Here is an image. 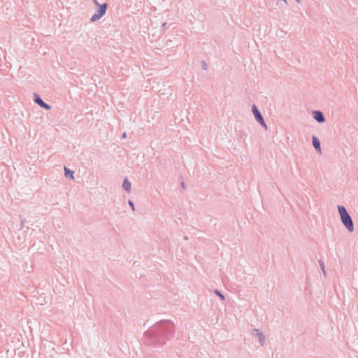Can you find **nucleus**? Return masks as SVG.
I'll use <instances>...</instances> for the list:
<instances>
[{
    "mask_svg": "<svg viewBox=\"0 0 358 358\" xmlns=\"http://www.w3.org/2000/svg\"><path fill=\"white\" fill-rule=\"evenodd\" d=\"M296 1L298 3H301V0H296Z\"/></svg>",
    "mask_w": 358,
    "mask_h": 358,
    "instance_id": "f3484780",
    "label": "nucleus"
},
{
    "mask_svg": "<svg viewBox=\"0 0 358 358\" xmlns=\"http://www.w3.org/2000/svg\"><path fill=\"white\" fill-rule=\"evenodd\" d=\"M107 6V3H103L101 6H99L96 13L91 17L90 21L92 22H94L99 20L106 14Z\"/></svg>",
    "mask_w": 358,
    "mask_h": 358,
    "instance_id": "f03ea898",
    "label": "nucleus"
},
{
    "mask_svg": "<svg viewBox=\"0 0 358 358\" xmlns=\"http://www.w3.org/2000/svg\"><path fill=\"white\" fill-rule=\"evenodd\" d=\"M93 2L94 3L96 6H101V4H99L97 1V0H93Z\"/></svg>",
    "mask_w": 358,
    "mask_h": 358,
    "instance_id": "ddd939ff",
    "label": "nucleus"
},
{
    "mask_svg": "<svg viewBox=\"0 0 358 358\" xmlns=\"http://www.w3.org/2000/svg\"><path fill=\"white\" fill-rule=\"evenodd\" d=\"M313 145L318 152H321L320 142L315 136H313Z\"/></svg>",
    "mask_w": 358,
    "mask_h": 358,
    "instance_id": "0eeeda50",
    "label": "nucleus"
},
{
    "mask_svg": "<svg viewBox=\"0 0 358 358\" xmlns=\"http://www.w3.org/2000/svg\"><path fill=\"white\" fill-rule=\"evenodd\" d=\"M215 294H217V295L220 297V299L222 301H224V300L225 299L224 296L223 294H222L220 292V291H218L217 289H215Z\"/></svg>",
    "mask_w": 358,
    "mask_h": 358,
    "instance_id": "9d476101",
    "label": "nucleus"
},
{
    "mask_svg": "<svg viewBox=\"0 0 358 358\" xmlns=\"http://www.w3.org/2000/svg\"><path fill=\"white\" fill-rule=\"evenodd\" d=\"M125 137H126V133H124V134H122V138H125Z\"/></svg>",
    "mask_w": 358,
    "mask_h": 358,
    "instance_id": "dca6fc26",
    "label": "nucleus"
},
{
    "mask_svg": "<svg viewBox=\"0 0 358 358\" xmlns=\"http://www.w3.org/2000/svg\"><path fill=\"white\" fill-rule=\"evenodd\" d=\"M122 187L124 189H125L127 192H131V184L129 182V180L127 178H124L122 184Z\"/></svg>",
    "mask_w": 358,
    "mask_h": 358,
    "instance_id": "6e6552de",
    "label": "nucleus"
},
{
    "mask_svg": "<svg viewBox=\"0 0 358 358\" xmlns=\"http://www.w3.org/2000/svg\"><path fill=\"white\" fill-rule=\"evenodd\" d=\"M338 210L343 224L349 232L354 231V224L352 220L343 206H338Z\"/></svg>",
    "mask_w": 358,
    "mask_h": 358,
    "instance_id": "f257e3e1",
    "label": "nucleus"
},
{
    "mask_svg": "<svg viewBox=\"0 0 358 358\" xmlns=\"http://www.w3.org/2000/svg\"><path fill=\"white\" fill-rule=\"evenodd\" d=\"M319 263H320V267H321V269H322L323 273L325 275L326 271H325V267H324V262L322 261H320Z\"/></svg>",
    "mask_w": 358,
    "mask_h": 358,
    "instance_id": "9b49d317",
    "label": "nucleus"
},
{
    "mask_svg": "<svg viewBox=\"0 0 358 358\" xmlns=\"http://www.w3.org/2000/svg\"><path fill=\"white\" fill-rule=\"evenodd\" d=\"M128 203L131 206L132 211L134 212L135 207H134V203H133V201H131V200H129Z\"/></svg>",
    "mask_w": 358,
    "mask_h": 358,
    "instance_id": "f8f14e48",
    "label": "nucleus"
},
{
    "mask_svg": "<svg viewBox=\"0 0 358 358\" xmlns=\"http://www.w3.org/2000/svg\"><path fill=\"white\" fill-rule=\"evenodd\" d=\"M252 113L254 114V116H255L256 120L263 127H264L266 129H267V125H266V124L264 122V117H263V116L262 115V114L260 113V112L259 111V110L257 109V106L255 105H253L252 106Z\"/></svg>",
    "mask_w": 358,
    "mask_h": 358,
    "instance_id": "20e7f679",
    "label": "nucleus"
},
{
    "mask_svg": "<svg viewBox=\"0 0 358 358\" xmlns=\"http://www.w3.org/2000/svg\"><path fill=\"white\" fill-rule=\"evenodd\" d=\"M93 2L94 3L96 6H101V4H99L97 1V0H93Z\"/></svg>",
    "mask_w": 358,
    "mask_h": 358,
    "instance_id": "4468645a",
    "label": "nucleus"
},
{
    "mask_svg": "<svg viewBox=\"0 0 358 358\" xmlns=\"http://www.w3.org/2000/svg\"><path fill=\"white\" fill-rule=\"evenodd\" d=\"M313 114L314 119L317 122L321 123V122H324L325 121L324 115H323V113L321 111H320V110H314Z\"/></svg>",
    "mask_w": 358,
    "mask_h": 358,
    "instance_id": "423d86ee",
    "label": "nucleus"
},
{
    "mask_svg": "<svg viewBox=\"0 0 358 358\" xmlns=\"http://www.w3.org/2000/svg\"><path fill=\"white\" fill-rule=\"evenodd\" d=\"M64 175H65V176L69 178H70L71 180H74V171H71L70 169H69L66 166L64 167Z\"/></svg>",
    "mask_w": 358,
    "mask_h": 358,
    "instance_id": "1a4fd4ad",
    "label": "nucleus"
},
{
    "mask_svg": "<svg viewBox=\"0 0 358 358\" xmlns=\"http://www.w3.org/2000/svg\"><path fill=\"white\" fill-rule=\"evenodd\" d=\"M93 2L94 3L96 6H101V4H99L97 1V0H93Z\"/></svg>",
    "mask_w": 358,
    "mask_h": 358,
    "instance_id": "2eb2a0df",
    "label": "nucleus"
},
{
    "mask_svg": "<svg viewBox=\"0 0 358 358\" xmlns=\"http://www.w3.org/2000/svg\"><path fill=\"white\" fill-rule=\"evenodd\" d=\"M285 3H287V1L286 0H282Z\"/></svg>",
    "mask_w": 358,
    "mask_h": 358,
    "instance_id": "a211bd4d",
    "label": "nucleus"
},
{
    "mask_svg": "<svg viewBox=\"0 0 358 358\" xmlns=\"http://www.w3.org/2000/svg\"><path fill=\"white\" fill-rule=\"evenodd\" d=\"M34 96H35V99H34V101L38 104L39 105L41 108H43L46 110H50L51 108V106L48 104H47L46 103H45L41 99V97L37 95V94H34Z\"/></svg>",
    "mask_w": 358,
    "mask_h": 358,
    "instance_id": "39448f33",
    "label": "nucleus"
},
{
    "mask_svg": "<svg viewBox=\"0 0 358 358\" xmlns=\"http://www.w3.org/2000/svg\"><path fill=\"white\" fill-rule=\"evenodd\" d=\"M251 335L255 337L260 346H264L266 341L264 334L258 329H253L251 331Z\"/></svg>",
    "mask_w": 358,
    "mask_h": 358,
    "instance_id": "7ed1b4c3",
    "label": "nucleus"
}]
</instances>
